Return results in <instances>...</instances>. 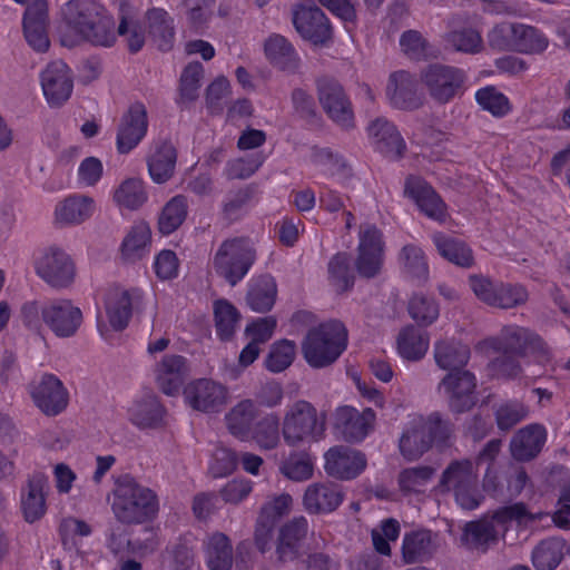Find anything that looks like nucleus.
<instances>
[{
	"label": "nucleus",
	"instance_id": "obj_1",
	"mask_svg": "<svg viewBox=\"0 0 570 570\" xmlns=\"http://www.w3.org/2000/svg\"><path fill=\"white\" fill-rule=\"evenodd\" d=\"M111 494V511L116 520L122 524H142L155 520L158 515L157 493L129 474L116 480Z\"/></svg>",
	"mask_w": 570,
	"mask_h": 570
},
{
	"label": "nucleus",
	"instance_id": "obj_2",
	"mask_svg": "<svg viewBox=\"0 0 570 570\" xmlns=\"http://www.w3.org/2000/svg\"><path fill=\"white\" fill-rule=\"evenodd\" d=\"M68 27L94 46L110 47L116 40L115 23L94 0H70L62 8Z\"/></svg>",
	"mask_w": 570,
	"mask_h": 570
},
{
	"label": "nucleus",
	"instance_id": "obj_3",
	"mask_svg": "<svg viewBox=\"0 0 570 570\" xmlns=\"http://www.w3.org/2000/svg\"><path fill=\"white\" fill-rule=\"evenodd\" d=\"M453 432L452 424L439 412L428 416L411 415L399 440V450L407 461L419 460L434 442L445 443Z\"/></svg>",
	"mask_w": 570,
	"mask_h": 570
},
{
	"label": "nucleus",
	"instance_id": "obj_4",
	"mask_svg": "<svg viewBox=\"0 0 570 570\" xmlns=\"http://www.w3.org/2000/svg\"><path fill=\"white\" fill-rule=\"evenodd\" d=\"M347 346V331L343 323L331 321L308 331L302 342L307 364L323 368L333 364Z\"/></svg>",
	"mask_w": 570,
	"mask_h": 570
},
{
	"label": "nucleus",
	"instance_id": "obj_5",
	"mask_svg": "<svg viewBox=\"0 0 570 570\" xmlns=\"http://www.w3.org/2000/svg\"><path fill=\"white\" fill-rule=\"evenodd\" d=\"M326 423L324 414L304 400L288 405L282 420V436L292 448H298L321 441L325 435Z\"/></svg>",
	"mask_w": 570,
	"mask_h": 570
},
{
	"label": "nucleus",
	"instance_id": "obj_6",
	"mask_svg": "<svg viewBox=\"0 0 570 570\" xmlns=\"http://www.w3.org/2000/svg\"><path fill=\"white\" fill-rule=\"evenodd\" d=\"M439 488L441 492L452 493L455 502L464 510L478 508L482 500L478 465L470 459L451 461L441 474Z\"/></svg>",
	"mask_w": 570,
	"mask_h": 570
},
{
	"label": "nucleus",
	"instance_id": "obj_7",
	"mask_svg": "<svg viewBox=\"0 0 570 570\" xmlns=\"http://www.w3.org/2000/svg\"><path fill=\"white\" fill-rule=\"evenodd\" d=\"M256 261V250L243 237L225 239L212 259L217 276L230 286H236L249 272Z\"/></svg>",
	"mask_w": 570,
	"mask_h": 570
},
{
	"label": "nucleus",
	"instance_id": "obj_8",
	"mask_svg": "<svg viewBox=\"0 0 570 570\" xmlns=\"http://www.w3.org/2000/svg\"><path fill=\"white\" fill-rule=\"evenodd\" d=\"M533 519L523 503L503 507L494 512L491 520L468 523L464 529L465 541L473 549L487 551L498 542L499 534L505 531V522L515 520L522 523Z\"/></svg>",
	"mask_w": 570,
	"mask_h": 570
},
{
	"label": "nucleus",
	"instance_id": "obj_9",
	"mask_svg": "<svg viewBox=\"0 0 570 570\" xmlns=\"http://www.w3.org/2000/svg\"><path fill=\"white\" fill-rule=\"evenodd\" d=\"M468 76L461 68L433 63L421 73V80L430 97L439 104H448L465 91Z\"/></svg>",
	"mask_w": 570,
	"mask_h": 570
},
{
	"label": "nucleus",
	"instance_id": "obj_10",
	"mask_svg": "<svg viewBox=\"0 0 570 570\" xmlns=\"http://www.w3.org/2000/svg\"><path fill=\"white\" fill-rule=\"evenodd\" d=\"M316 92L320 105L332 121L343 129L354 127L352 101L336 79L320 77L316 80Z\"/></svg>",
	"mask_w": 570,
	"mask_h": 570
},
{
	"label": "nucleus",
	"instance_id": "obj_11",
	"mask_svg": "<svg viewBox=\"0 0 570 570\" xmlns=\"http://www.w3.org/2000/svg\"><path fill=\"white\" fill-rule=\"evenodd\" d=\"M37 275L53 288L69 287L76 277V265L71 256L58 246L45 248L35 263Z\"/></svg>",
	"mask_w": 570,
	"mask_h": 570
},
{
	"label": "nucleus",
	"instance_id": "obj_12",
	"mask_svg": "<svg viewBox=\"0 0 570 570\" xmlns=\"http://www.w3.org/2000/svg\"><path fill=\"white\" fill-rule=\"evenodd\" d=\"M476 385L475 375L463 368L444 375L438 390L444 391L449 400V409L459 414L470 411L476 404Z\"/></svg>",
	"mask_w": 570,
	"mask_h": 570
},
{
	"label": "nucleus",
	"instance_id": "obj_13",
	"mask_svg": "<svg viewBox=\"0 0 570 570\" xmlns=\"http://www.w3.org/2000/svg\"><path fill=\"white\" fill-rule=\"evenodd\" d=\"M45 324L58 337L73 336L82 323V312L69 299H53L41 307Z\"/></svg>",
	"mask_w": 570,
	"mask_h": 570
},
{
	"label": "nucleus",
	"instance_id": "obj_14",
	"mask_svg": "<svg viewBox=\"0 0 570 570\" xmlns=\"http://www.w3.org/2000/svg\"><path fill=\"white\" fill-rule=\"evenodd\" d=\"M40 81L47 102L51 107L62 106L72 94V73L61 60L48 63L40 73Z\"/></svg>",
	"mask_w": 570,
	"mask_h": 570
},
{
	"label": "nucleus",
	"instance_id": "obj_15",
	"mask_svg": "<svg viewBox=\"0 0 570 570\" xmlns=\"http://www.w3.org/2000/svg\"><path fill=\"white\" fill-rule=\"evenodd\" d=\"M376 420L375 412L366 407L362 412L345 405L336 409L334 429L347 442H361L372 431Z\"/></svg>",
	"mask_w": 570,
	"mask_h": 570
},
{
	"label": "nucleus",
	"instance_id": "obj_16",
	"mask_svg": "<svg viewBox=\"0 0 570 570\" xmlns=\"http://www.w3.org/2000/svg\"><path fill=\"white\" fill-rule=\"evenodd\" d=\"M184 396L188 405L194 410L214 413L222 410L227 402V389L220 383L199 379L190 382L184 390Z\"/></svg>",
	"mask_w": 570,
	"mask_h": 570
},
{
	"label": "nucleus",
	"instance_id": "obj_17",
	"mask_svg": "<svg viewBox=\"0 0 570 570\" xmlns=\"http://www.w3.org/2000/svg\"><path fill=\"white\" fill-rule=\"evenodd\" d=\"M324 469L333 478L352 480L366 468V456L358 450L345 445L331 448L324 455Z\"/></svg>",
	"mask_w": 570,
	"mask_h": 570
},
{
	"label": "nucleus",
	"instance_id": "obj_18",
	"mask_svg": "<svg viewBox=\"0 0 570 570\" xmlns=\"http://www.w3.org/2000/svg\"><path fill=\"white\" fill-rule=\"evenodd\" d=\"M296 31L314 45L325 43L332 37V27L325 13L316 6H297L293 11Z\"/></svg>",
	"mask_w": 570,
	"mask_h": 570
},
{
	"label": "nucleus",
	"instance_id": "obj_19",
	"mask_svg": "<svg viewBox=\"0 0 570 570\" xmlns=\"http://www.w3.org/2000/svg\"><path fill=\"white\" fill-rule=\"evenodd\" d=\"M404 195L412 199L420 210L429 218L444 223L448 218V207L436 191L425 180L416 176L405 179Z\"/></svg>",
	"mask_w": 570,
	"mask_h": 570
},
{
	"label": "nucleus",
	"instance_id": "obj_20",
	"mask_svg": "<svg viewBox=\"0 0 570 570\" xmlns=\"http://www.w3.org/2000/svg\"><path fill=\"white\" fill-rule=\"evenodd\" d=\"M309 531L308 521L298 515L282 524L277 532L276 557L282 563L293 562L301 556V548Z\"/></svg>",
	"mask_w": 570,
	"mask_h": 570
},
{
	"label": "nucleus",
	"instance_id": "obj_21",
	"mask_svg": "<svg viewBox=\"0 0 570 570\" xmlns=\"http://www.w3.org/2000/svg\"><path fill=\"white\" fill-rule=\"evenodd\" d=\"M439 550V534L429 529H415L404 533L401 546L405 564L430 561Z\"/></svg>",
	"mask_w": 570,
	"mask_h": 570
},
{
	"label": "nucleus",
	"instance_id": "obj_22",
	"mask_svg": "<svg viewBox=\"0 0 570 570\" xmlns=\"http://www.w3.org/2000/svg\"><path fill=\"white\" fill-rule=\"evenodd\" d=\"M147 129L146 107L141 102L132 104L122 116L118 128L117 148L119 153L127 154L132 150L146 136Z\"/></svg>",
	"mask_w": 570,
	"mask_h": 570
},
{
	"label": "nucleus",
	"instance_id": "obj_23",
	"mask_svg": "<svg viewBox=\"0 0 570 570\" xmlns=\"http://www.w3.org/2000/svg\"><path fill=\"white\" fill-rule=\"evenodd\" d=\"M534 332L519 325H505L495 336L484 340V345L503 355L524 357L529 354Z\"/></svg>",
	"mask_w": 570,
	"mask_h": 570
},
{
	"label": "nucleus",
	"instance_id": "obj_24",
	"mask_svg": "<svg viewBox=\"0 0 570 570\" xmlns=\"http://www.w3.org/2000/svg\"><path fill=\"white\" fill-rule=\"evenodd\" d=\"M47 489L48 478L45 473L36 471L28 475L20 494L21 511L28 523H33L46 514Z\"/></svg>",
	"mask_w": 570,
	"mask_h": 570
},
{
	"label": "nucleus",
	"instance_id": "obj_25",
	"mask_svg": "<svg viewBox=\"0 0 570 570\" xmlns=\"http://www.w3.org/2000/svg\"><path fill=\"white\" fill-rule=\"evenodd\" d=\"M386 97L390 104L397 109L414 110L422 105V98L417 94L416 80L413 75L405 70H399L390 75Z\"/></svg>",
	"mask_w": 570,
	"mask_h": 570
},
{
	"label": "nucleus",
	"instance_id": "obj_26",
	"mask_svg": "<svg viewBox=\"0 0 570 570\" xmlns=\"http://www.w3.org/2000/svg\"><path fill=\"white\" fill-rule=\"evenodd\" d=\"M47 0H33L27 7L23 16V32L27 42L39 52L47 51L50 46L47 35Z\"/></svg>",
	"mask_w": 570,
	"mask_h": 570
},
{
	"label": "nucleus",
	"instance_id": "obj_27",
	"mask_svg": "<svg viewBox=\"0 0 570 570\" xmlns=\"http://www.w3.org/2000/svg\"><path fill=\"white\" fill-rule=\"evenodd\" d=\"M154 373L159 390L167 395H176L188 376L189 368L184 356L168 354L156 364Z\"/></svg>",
	"mask_w": 570,
	"mask_h": 570
},
{
	"label": "nucleus",
	"instance_id": "obj_28",
	"mask_svg": "<svg viewBox=\"0 0 570 570\" xmlns=\"http://www.w3.org/2000/svg\"><path fill=\"white\" fill-rule=\"evenodd\" d=\"M31 395L37 406L47 415H57L68 405V392L62 382L52 374L43 375Z\"/></svg>",
	"mask_w": 570,
	"mask_h": 570
},
{
	"label": "nucleus",
	"instance_id": "obj_29",
	"mask_svg": "<svg viewBox=\"0 0 570 570\" xmlns=\"http://www.w3.org/2000/svg\"><path fill=\"white\" fill-rule=\"evenodd\" d=\"M547 442V430L538 423L518 430L510 441V452L514 460L528 462L542 451Z\"/></svg>",
	"mask_w": 570,
	"mask_h": 570
},
{
	"label": "nucleus",
	"instance_id": "obj_30",
	"mask_svg": "<svg viewBox=\"0 0 570 570\" xmlns=\"http://www.w3.org/2000/svg\"><path fill=\"white\" fill-rule=\"evenodd\" d=\"M343 499L344 493L340 485L333 482H316L305 490L303 504L309 513H331L341 505Z\"/></svg>",
	"mask_w": 570,
	"mask_h": 570
},
{
	"label": "nucleus",
	"instance_id": "obj_31",
	"mask_svg": "<svg viewBox=\"0 0 570 570\" xmlns=\"http://www.w3.org/2000/svg\"><path fill=\"white\" fill-rule=\"evenodd\" d=\"M471 357L470 347L453 337L439 338L433 344V358L442 371L455 372L463 370Z\"/></svg>",
	"mask_w": 570,
	"mask_h": 570
},
{
	"label": "nucleus",
	"instance_id": "obj_32",
	"mask_svg": "<svg viewBox=\"0 0 570 570\" xmlns=\"http://www.w3.org/2000/svg\"><path fill=\"white\" fill-rule=\"evenodd\" d=\"M368 136L375 148L390 158H400L405 141L396 127L385 118H376L367 127Z\"/></svg>",
	"mask_w": 570,
	"mask_h": 570
},
{
	"label": "nucleus",
	"instance_id": "obj_33",
	"mask_svg": "<svg viewBox=\"0 0 570 570\" xmlns=\"http://www.w3.org/2000/svg\"><path fill=\"white\" fill-rule=\"evenodd\" d=\"M259 409L255 401L245 399L235 404L226 414V425L232 435L240 441H249Z\"/></svg>",
	"mask_w": 570,
	"mask_h": 570
},
{
	"label": "nucleus",
	"instance_id": "obj_34",
	"mask_svg": "<svg viewBox=\"0 0 570 570\" xmlns=\"http://www.w3.org/2000/svg\"><path fill=\"white\" fill-rule=\"evenodd\" d=\"M96 209L95 200L86 195H72L60 202L55 209L56 223L60 226L79 225L89 219Z\"/></svg>",
	"mask_w": 570,
	"mask_h": 570
},
{
	"label": "nucleus",
	"instance_id": "obj_35",
	"mask_svg": "<svg viewBox=\"0 0 570 570\" xmlns=\"http://www.w3.org/2000/svg\"><path fill=\"white\" fill-rule=\"evenodd\" d=\"M141 302L138 291H115L107 301V314L110 325L116 331L127 327L132 309Z\"/></svg>",
	"mask_w": 570,
	"mask_h": 570
},
{
	"label": "nucleus",
	"instance_id": "obj_36",
	"mask_svg": "<svg viewBox=\"0 0 570 570\" xmlns=\"http://www.w3.org/2000/svg\"><path fill=\"white\" fill-rule=\"evenodd\" d=\"M176 160L177 153L170 142H156L147 160L151 179L157 184H163L171 178Z\"/></svg>",
	"mask_w": 570,
	"mask_h": 570
},
{
	"label": "nucleus",
	"instance_id": "obj_37",
	"mask_svg": "<svg viewBox=\"0 0 570 570\" xmlns=\"http://www.w3.org/2000/svg\"><path fill=\"white\" fill-rule=\"evenodd\" d=\"M146 22L151 41L161 51L171 49L175 39L174 20L161 8H153L146 12Z\"/></svg>",
	"mask_w": 570,
	"mask_h": 570
},
{
	"label": "nucleus",
	"instance_id": "obj_38",
	"mask_svg": "<svg viewBox=\"0 0 570 570\" xmlns=\"http://www.w3.org/2000/svg\"><path fill=\"white\" fill-rule=\"evenodd\" d=\"M277 285L271 275H262L250 281L246 295L249 308L257 313L268 312L275 304Z\"/></svg>",
	"mask_w": 570,
	"mask_h": 570
},
{
	"label": "nucleus",
	"instance_id": "obj_39",
	"mask_svg": "<svg viewBox=\"0 0 570 570\" xmlns=\"http://www.w3.org/2000/svg\"><path fill=\"white\" fill-rule=\"evenodd\" d=\"M206 563L209 570H230L233 548L227 535L216 532L204 542Z\"/></svg>",
	"mask_w": 570,
	"mask_h": 570
},
{
	"label": "nucleus",
	"instance_id": "obj_40",
	"mask_svg": "<svg viewBox=\"0 0 570 570\" xmlns=\"http://www.w3.org/2000/svg\"><path fill=\"white\" fill-rule=\"evenodd\" d=\"M433 242L439 254L449 262L465 268L474 265L473 252L464 242L442 233L434 234Z\"/></svg>",
	"mask_w": 570,
	"mask_h": 570
},
{
	"label": "nucleus",
	"instance_id": "obj_41",
	"mask_svg": "<svg viewBox=\"0 0 570 570\" xmlns=\"http://www.w3.org/2000/svg\"><path fill=\"white\" fill-rule=\"evenodd\" d=\"M151 230L147 223L135 224L121 245L124 259L135 262L146 256L150 250Z\"/></svg>",
	"mask_w": 570,
	"mask_h": 570
},
{
	"label": "nucleus",
	"instance_id": "obj_42",
	"mask_svg": "<svg viewBox=\"0 0 570 570\" xmlns=\"http://www.w3.org/2000/svg\"><path fill=\"white\" fill-rule=\"evenodd\" d=\"M430 338L413 325L404 327L397 336L399 354L407 361H420L429 350Z\"/></svg>",
	"mask_w": 570,
	"mask_h": 570
},
{
	"label": "nucleus",
	"instance_id": "obj_43",
	"mask_svg": "<svg viewBox=\"0 0 570 570\" xmlns=\"http://www.w3.org/2000/svg\"><path fill=\"white\" fill-rule=\"evenodd\" d=\"M267 59L282 70L293 71L298 66V58L294 47L279 35H272L265 41Z\"/></svg>",
	"mask_w": 570,
	"mask_h": 570
},
{
	"label": "nucleus",
	"instance_id": "obj_44",
	"mask_svg": "<svg viewBox=\"0 0 570 570\" xmlns=\"http://www.w3.org/2000/svg\"><path fill=\"white\" fill-rule=\"evenodd\" d=\"M564 546V541L558 538L542 540L531 554L534 569L554 570L563 559Z\"/></svg>",
	"mask_w": 570,
	"mask_h": 570
},
{
	"label": "nucleus",
	"instance_id": "obj_45",
	"mask_svg": "<svg viewBox=\"0 0 570 570\" xmlns=\"http://www.w3.org/2000/svg\"><path fill=\"white\" fill-rule=\"evenodd\" d=\"M128 415L138 428H155L163 420L164 409L156 397L147 396L135 401L128 409Z\"/></svg>",
	"mask_w": 570,
	"mask_h": 570
},
{
	"label": "nucleus",
	"instance_id": "obj_46",
	"mask_svg": "<svg viewBox=\"0 0 570 570\" xmlns=\"http://www.w3.org/2000/svg\"><path fill=\"white\" fill-rule=\"evenodd\" d=\"M402 272L417 283H423L429 277V265L422 248L415 244L402 247L399 254Z\"/></svg>",
	"mask_w": 570,
	"mask_h": 570
},
{
	"label": "nucleus",
	"instance_id": "obj_47",
	"mask_svg": "<svg viewBox=\"0 0 570 570\" xmlns=\"http://www.w3.org/2000/svg\"><path fill=\"white\" fill-rule=\"evenodd\" d=\"M214 320L216 333L220 340L232 338L240 322L238 309L227 299H217L214 302Z\"/></svg>",
	"mask_w": 570,
	"mask_h": 570
},
{
	"label": "nucleus",
	"instance_id": "obj_48",
	"mask_svg": "<svg viewBox=\"0 0 570 570\" xmlns=\"http://www.w3.org/2000/svg\"><path fill=\"white\" fill-rule=\"evenodd\" d=\"M250 440L261 449L273 450L279 443V419L275 413H266L253 426Z\"/></svg>",
	"mask_w": 570,
	"mask_h": 570
},
{
	"label": "nucleus",
	"instance_id": "obj_49",
	"mask_svg": "<svg viewBox=\"0 0 570 570\" xmlns=\"http://www.w3.org/2000/svg\"><path fill=\"white\" fill-rule=\"evenodd\" d=\"M548 43L544 35L534 27L515 23L513 51L540 53L547 49Z\"/></svg>",
	"mask_w": 570,
	"mask_h": 570
},
{
	"label": "nucleus",
	"instance_id": "obj_50",
	"mask_svg": "<svg viewBox=\"0 0 570 570\" xmlns=\"http://www.w3.org/2000/svg\"><path fill=\"white\" fill-rule=\"evenodd\" d=\"M187 200L184 196L173 197L163 208L158 218L159 232L164 235L174 233L186 219Z\"/></svg>",
	"mask_w": 570,
	"mask_h": 570
},
{
	"label": "nucleus",
	"instance_id": "obj_51",
	"mask_svg": "<svg viewBox=\"0 0 570 570\" xmlns=\"http://www.w3.org/2000/svg\"><path fill=\"white\" fill-rule=\"evenodd\" d=\"M314 464L308 454L292 452L279 464V472L295 482H303L313 476Z\"/></svg>",
	"mask_w": 570,
	"mask_h": 570
},
{
	"label": "nucleus",
	"instance_id": "obj_52",
	"mask_svg": "<svg viewBox=\"0 0 570 570\" xmlns=\"http://www.w3.org/2000/svg\"><path fill=\"white\" fill-rule=\"evenodd\" d=\"M328 279L338 293L350 291L354 285V275L351 272L350 258L345 253L334 255L328 262Z\"/></svg>",
	"mask_w": 570,
	"mask_h": 570
},
{
	"label": "nucleus",
	"instance_id": "obj_53",
	"mask_svg": "<svg viewBox=\"0 0 570 570\" xmlns=\"http://www.w3.org/2000/svg\"><path fill=\"white\" fill-rule=\"evenodd\" d=\"M114 200L127 209L139 208L147 200L142 180L129 178L122 181L114 193Z\"/></svg>",
	"mask_w": 570,
	"mask_h": 570
},
{
	"label": "nucleus",
	"instance_id": "obj_54",
	"mask_svg": "<svg viewBox=\"0 0 570 570\" xmlns=\"http://www.w3.org/2000/svg\"><path fill=\"white\" fill-rule=\"evenodd\" d=\"M254 188L245 186L236 190L229 191L222 205L224 219L234 222L239 219L246 212L254 196Z\"/></svg>",
	"mask_w": 570,
	"mask_h": 570
},
{
	"label": "nucleus",
	"instance_id": "obj_55",
	"mask_svg": "<svg viewBox=\"0 0 570 570\" xmlns=\"http://www.w3.org/2000/svg\"><path fill=\"white\" fill-rule=\"evenodd\" d=\"M410 316L421 326L433 324L439 315L440 308L434 298L423 294H414L407 305Z\"/></svg>",
	"mask_w": 570,
	"mask_h": 570
},
{
	"label": "nucleus",
	"instance_id": "obj_56",
	"mask_svg": "<svg viewBox=\"0 0 570 570\" xmlns=\"http://www.w3.org/2000/svg\"><path fill=\"white\" fill-rule=\"evenodd\" d=\"M296 355V345L288 340H282L271 346L265 360V366L269 372L281 373L289 367Z\"/></svg>",
	"mask_w": 570,
	"mask_h": 570
},
{
	"label": "nucleus",
	"instance_id": "obj_57",
	"mask_svg": "<svg viewBox=\"0 0 570 570\" xmlns=\"http://www.w3.org/2000/svg\"><path fill=\"white\" fill-rule=\"evenodd\" d=\"M434 469L428 465L404 469L397 478L400 490L405 494L419 493L432 479Z\"/></svg>",
	"mask_w": 570,
	"mask_h": 570
},
{
	"label": "nucleus",
	"instance_id": "obj_58",
	"mask_svg": "<svg viewBox=\"0 0 570 570\" xmlns=\"http://www.w3.org/2000/svg\"><path fill=\"white\" fill-rule=\"evenodd\" d=\"M528 298L529 293L523 285L499 282L493 307L514 308L524 305Z\"/></svg>",
	"mask_w": 570,
	"mask_h": 570
},
{
	"label": "nucleus",
	"instance_id": "obj_59",
	"mask_svg": "<svg viewBox=\"0 0 570 570\" xmlns=\"http://www.w3.org/2000/svg\"><path fill=\"white\" fill-rule=\"evenodd\" d=\"M204 67L200 62H189L180 76V101L190 102L197 99Z\"/></svg>",
	"mask_w": 570,
	"mask_h": 570
},
{
	"label": "nucleus",
	"instance_id": "obj_60",
	"mask_svg": "<svg viewBox=\"0 0 570 570\" xmlns=\"http://www.w3.org/2000/svg\"><path fill=\"white\" fill-rule=\"evenodd\" d=\"M266 156L257 153L246 158L229 160L224 168V176L228 180L249 178L264 164Z\"/></svg>",
	"mask_w": 570,
	"mask_h": 570
},
{
	"label": "nucleus",
	"instance_id": "obj_61",
	"mask_svg": "<svg viewBox=\"0 0 570 570\" xmlns=\"http://www.w3.org/2000/svg\"><path fill=\"white\" fill-rule=\"evenodd\" d=\"M166 561L171 570H191L195 563L194 550L187 540H179L167 547Z\"/></svg>",
	"mask_w": 570,
	"mask_h": 570
},
{
	"label": "nucleus",
	"instance_id": "obj_62",
	"mask_svg": "<svg viewBox=\"0 0 570 570\" xmlns=\"http://www.w3.org/2000/svg\"><path fill=\"white\" fill-rule=\"evenodd\" d=\"M478 104L494 116H505L510 111L509 99L494 87L481 88L475 94Z\"/></svg>",
	"mask_w": 570,
	"mask_h": 570
},
{
	"label": "nucleus",
	"instance_id": "obj_63",
	"mask_svg": "<svg viewBox=\"0 0 570 570\" xmlns=\"http://www.w3.org/2000/svg\"><path fill=\"white\" fill-rule=\"evenodd\" d=\"M445 42L455 51L474 53L480 50L482 39L478 31L466 28L449 32L445 36Z\"/></svg>",
	"mask_w": 570,
	"mask_h": 570
},
{
	"label": "nucleus",
	"instance_id": "obj_64",
	"mask_svg": "<svg viewBox=\"0 0 570 570\" xmlns=\"http://www.w3.org/2000/svg\"><path fill=\"white\" fill-rule=\"evenodd\" d=\"M529 411L525 405L519 402H508L495 410L497 425L501 431H509L514 425L525 420Z\"/></svg>",
	"mask_w": 570,
	"mask_h": 570
}]
</instances>
